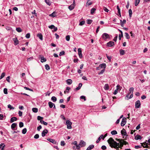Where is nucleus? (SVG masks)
Here are the masks:
<instances>
[{
    "mask_svg": "<svg viewBox=\"0 0 150 150\" xmlns=\"http://www.w3.org/2000/svg\"><path fill=\"white\" fill-rule=\"evenodd\" d=\"M108 142L111 147H114L117 150L119 149V143H117L112 138H110L108 140Z\"/></svg>",
    "mask_w": 150,
    "mask_h": 150,
    "instance_id": "obj_1",
    "label": "nucleus"
},
{
    "mask_svg": "<svg viewBox=\"0 0 150 150\" xmlns=\"http://www.w3.org/2000/svg\"><path fill=\"white\" fill-rule=\"evenodd\" d=\"M110 36L111 35L107 33H104L102 34V37L104 40H106L107 39L110 38Z\"/></svg>",
    "mask_w": 150,
    "mask_h": 150,
    "instance_id": "obj_2",
    "label": "nucleus"
},
{
    "mask_svg": "<svg viewBox=\"0 0 150 150\" xmlns=\"http://www.w3.org/2000/svg\"><path fill=\"white\" fill-rule=\"evenodd\" d=\"M116 140L118 142H119V143H119V147L120 148L122 149V147L124 145L123 144V139H116Z\"/></svg>",
    "mask_w": 150,
    "mask_h": 150,
    "instance_id": "obj_3",
    "label": "nucleus"
},
{
    "mask_svg": "<svg viewBox=\"0 0 150 150\" xmlns=\"http://www.w3.org/2000/svg\"><path fill=\"white\" fill-rule=\"evenodd\" d=\"M66 125H67V129H71L72 128L71 126L72 122L69 120H67L66 121Z\"/></svg>",
    "mask_w": 150,
    "mask_h": 150,
    "instance_id": "obj_4",
    "label": "nucleus"
},
{
    "mask_svg": "<svg viewBox=\"0 0 150 150\" xmlns=\"http://www.w3.org/2000/svg\"><path fill=\"white\" fill-rule=\"evenodd\" d=\"M126 122V119L125 117L123 118L121 123V125L122 126H124Z\"/></svg>",
    "mask_w": 150,
    "mask_h": 150,
    "instance_id": "obj_5",
    "label": "nucleus"
},
{
    "mask_svg": "<svg viewBox=\"0 0 150 150\" xmlns=\"http://www.w3.org/2000/svg\"><path fill=\"white\" fill-rule=\"evenodd\" d=\"M77 142L76 141H74L73 142V144L76 145V146L74 147V148L75 149H77L78 150L80 148V146L79 145L77 144Z\"/></svg>",
    "mask_w": 150,
    "mask_h": 150,
    "instance_id": "obj_6",
    "label": "nucleus"
},
{
    "mask_svg": "<svg viewBox=\"0 0 150 150\" xmlns=\"http://www.w3.org/2000/svg\"><path fill=\"white\" fill-rule=\"evenodd\" d=\"M75 6V3L74 1L73 4L69 6L68 8L70 10H72L74 9Z\"/></svg>",
    "mask_w": 150,
    "mask_h": 150,
    "instance_id": "obj_7",
    "label": "nucleus"
},
{
    "mask_svg": "<svg viewBox=\"0 0 150 150\" xmlns=\"http://www.w3.org/2000/svg\"><path fill=\"white\" fill-rule=\"evenodd\" d=\"M114 45V43L112 41H110L107 43V46L111 47Z\"/></svg>",
    "mask_w": 150,
    "mask_h": 150,
    "instance_id": "obj_8",
    "label": "nucleus"
},
{
    "mask_svg": "<svg viewBox=\"0 0 150 150\" xmlns=\"http://www.w3.org/2000/svg\"><path fill=\"white\" fill-rule=\"evenodd\" d=\"M39 57L40 58L41 62L43 63L46 61V59L45 58H44L43 56L42 55H40L39 56Z\"/></svg>",
    "mask_w": 150,
    "mask_h": 150,
    "instance_id": "obj_9",
    "label": "nucleus"
},
{
    "mask_svg": "<svg viewBox=\"0 0 150 150\" xmlns=\"http://www.w3.org/2000/svg\"><path fill=\"white\" fill-rule=\"evenodd\" d=\"M79 145H80L81 147H83L86 145V142L83 140H81Z\"/></svg>",
    "mask_w": 150,
    "mask_h": 150,
    "instance_id": "obj_10",
    "label": "nucleus"
},
{
    "mask_svg": "<svg viewBox=\"0 0 150 150\" xmlns=\"http://www.w3.org/2000/svg\"><path fill=\"white\" fill-rule=\"evenodd\" d=\"M78 54L80 58H82V55L81 53V48H79L78 49Z\"/></svg>",
    "mask_w": 150,
    "mask_h": 150,
    "instance_id": "obj_11",
    "label": "nucleus"
},
{
    "mask_svg": "<svg viewBox=\"0 0 150 150\" xmlns=\"http://www.w3.org/2000/svg\"><path fill=\"white\" fill-rule=\"evenodd\" d=\"M13 40L14 42V44L15 45H17L19 44V41L18 40L17 38H13Z\"/></svg>",
    "mask_w": 150,
    "mask_h": 150,
    "instance_id": "obj_12",
    "label": "nucleus"
},
{
    "mask_svg": "<svg viewBox=\"0 0 150 150\" xmlns=\"http://www.w3.org/2000/svg\"><path fill=\"white\" fill-rule=\"evenodd\" d=\"M47 139L48 141L54 144H57L56 141L55 140L50 138Z\"/></svg>",
    "mask_w": 150,
    "mask_h": 150,
    "instance_id": "obj_13",
    "label": "nucleus"
},
{
    "mask_svg": "<svg viewBox=\"0 0 150 150\" xmlns=\"http://www.w3.org/2000/svg\"><path fill=\"white\" fill-rule=\"evenodd\" d=\"M48 132V131L47 129H45L44 130L42 133V136L43 137H44Z\"/></svg>",
    "mask_w": 150,
    "mask_h": 150,
    "instance_id": "obj_14",
    "label": "nucleus"
},
{
    "mask_svg": "<svg viewBox=\"0 0 150 150\" xmlns=\"http://www.w3.org/2000/svg\"><path fill=\"white\" fill-rule=\"evenodd\" d=\"M105 138V137H103V134L101 135L98 138V139L97 140L96 142L97 143H98L101 139L102 138L103 140Z\"/></svg>",
    "mask_w": 150,
    "mask_h": 150,
    "instance_id": "obj_15",
    "label": "nucleus"
},
{
    "mask_svg": "<svg viewBox=\"0 0 150 150\" xmlns=\"http://www.w3.org/2000/svg\"><path fill=\"white\" fill-rule=\"evenodd\" d=\"M121 133L123 136H126L127 135V134L125 129H122V130L121 131Z\"/></svg>",
    "mask_w": 150,
    "mask_h": 150,
    "instance_id": "obj_16",
    "label": "nucleus"
},
{
    "mask_svg": "<svg viewBox=\"0 0 150 150\" xmlns=\"http://www.w3.org/2000/svg\"><path fill=\"white\" fill-rule=\"evenodd\" d=\"M141 144H142V146L144 148H149V146L148 145L149 144H147L146 143Z\"/></svg>",
    "mask_w": 150,
    "mask_h": 150,
    "instance_id": "obj_17",
    "label": "nucleus"
},
{
    "mask_svg": "<svg viewBox=\"0 0 150 150\" xmlns=\"http://www.w3.org/2000/svg\"><path fill=\"white\" fill-rule=\"evenodd\" d=\"M106 65L105 64H102L99 65V67L100 68H103V69H105L106 67Z\"/></svg>",
    "mask_w": 150,
    "mask_h": 150,
    "instance_id": "obj_18",
    "label": "nucleus"
},
{
    "mask_svg": "<svg viewBox=\"0 0 150 150\" xmlns=\"http://www.w3.org/2000/svg\"><path fill=\"white\" fill-rule=\"evenodd\" d=\"M37 36L38 37V38L41 40H43V36L42 34L41 33H38L37 34Z\"/></svg>",
    "mask_w": 150,
    "mask_h": 150,
    "instance_id": "obj_19",
    "label": "nucleus"
},
{
    "mask_svg": "<svg viewBox=\"0 0 150 150\" xmlns=\"http://www.w3.org/2000/svg\"><path fill=\"white\" fill-rule=\"evenodd\" d=\"M121 25L122 27H123L124 26V24H125L126 22V21L125 20H123V21H122V20L120 21Z\"/></svg>",
    "mask_w": 150,
    "mask_h": 150,
    "instance_id": "obj_20",
    "label": "nucleus"
},
{
    "mask_svg": "<svg viewBox=\"0 0 150 150\" xmlns=\"http://www.w3.org/2000/svg\"><path fill=\"white\" fill-rule=\"evenodd\" d=\"M17 120V118L16 117H13L10 120V122L11 123H12L14 121H16Z\"/></svg>",
    "mask_w": 150,
    "mask_h": 150,
    "instance_id": "obj_21",
    "label": "nucleus"
},
{
    "mask_svg": "<svg viewBox=\"0 0 150 150\" xmlns=\"http://www.w3.org/2000/svg\"><path fill=\"white\" fill-rule=\"evenodd\" d=\"M17 125L16 123H13L11 125V128L13 130H14V129L16 127Z\"/></svg>",
    "mask_w": 150,
    "mask_h": 150,
    "instance_id": "obj_22",
    "label": "nucleus"
},
{
    "mask_svg": "<svg viewBox=\"0 0 150 150\" xmlns=\"http://www.w3.org/2000/svg\"><path fill=\"white\" fill-rule=\"evenodd\" d=\"M104 88L105 90H108L109 88V87L108 84H105L104 86Z\"/></svg>",
    "mask_w": 150,
    "mask_h": 150,
    "instance_id": "obj_23",
    "label": "nucleus"
},
{
    "mask_svg": "<svg viewBox=\"0 0 150 150\" xmlns=\"http://www.w3.org/2000/svg\"><path fill=\"white\" fill-rule=\"evenodd\" d=\"M142 138V137L139 135H137L135 137V139L136 140L141 139Z\"/></svg>",
    "mask_w": 150,
    "mask_h": 150,
    "instance_id": "obj_24",
    "label": "nucleus"
},
{
    "mask_svg": "<svg viewBox=\"0 0 150 150\" xmlns=\"http://www.w3.org/2000/svg\"><path fill=\"white\" fill-rule=\"evenodd\" d=\"M5 145L4 143H1L0 145V147L1 150H4V148L5 146Z\"/></svg>",
    "mask_w": 150,
    "mask_h": 150,
    "instance_id": "obj_25",
    "label": "nucleus"
},
{
    "mask_svg": "<svg viewBox=\"0 0 150 150\" xmlns=\"http://www.w3.org/2000/svg\"><path fill=\"white\" fill-rule=\"evenodd\" d=\"M94 146L93 145H90L87 149L86 150H90L93 149Z\"/></svg>",
    "mask_w": 150,
    "mask_h": 150,
    "instance_id": "obj_26",
    "label": "nucleus"
},
{
    "mask_svg": "<svg viewBox=\"0 0 150 150\" xmlns=\"http://www.w3.org/2000/svg\"><path fill=\"white\" fill-rule=\"evenodd\" d=\"M72 80L71 79H68L67 80V83L68 84H71L72 83Z\"/></svg>",
    "mask_w": 150,
    "mask_h": 150,
    "instance_id": "obj_27",
    "label": "nucleus"
},
{
    "mask_svg": "<svg viewBox=\"0 0 150 150\" xmlns=\"http://www.w3.org/2000/svg\"><path fill=\"white\" fill-rule=\"evenodd\" d=\"M82 86V84L81 83H79V86L76 88L75 90H76V91L79 90V89H80Z\"/></svg>",
    "mask_w": 150,
    "mask_h": 150,
    "instance_id": "obj_28",
    "label": "nucleus"
},
{
    "mask_svg": "<svg viewBox=\"0 0 150 150\" xmlns=\"http://www.w3.org/2000/svg\"><path fill=\"white\" fill-rule=\"evenodd\" d=\"M120 54L121 55H123L125 54V51L121 49L120 50Z\"/></svg>",
    "mask_w": 150,
    "mask_h": 150,
    "instance_id": "obj_29",
    "label": "nucleus"
},
{
    "mask_svg": "<svg viewBox=\"0 0 150 150\" xmlns=\"http://www.w3.org/2000/svg\"><path fill=\"white\" fill-rule=\"evenodd\" d=\"M45 2L49 6H50L51 5V2L50 0H45Z\"/></svg>",
    "mask_w": 150,
    "mask_h": 150,
    "instance_id": "obj_30",
    "label": "nucleus"
},
{
    "mask_svg": "<svg viewBox=\"0 0 150 150\" xmlns=\"http://www.w3.org/2000/svg\"><path fill=\"white\" fill-rule=\"evenodd\" d=\"M57 98L55 96H52L51 98V100L53 102H55L57 100Z\"/></svg>",
    "mask_w": 150,
    "mask_h": 150,
    "instance_id": "obj_31",
    "label": "nucleus"
},
{
    "mask_svg": "<svg viewBox=\"0 0 150 150\" xmlns=\"http://www.w3.org/2000/svg\"><path fill=\"white\" fill-rule=\"evenodd\" d=\"M117 9L118 10V13L119 14V15H120V17H121V13H120V9L119 8V6L118 5H117Z\"/></svg>",
    "mask_w": 150,
    "mask_h": 150,
    "instance_id": "obj_32",
    "label": "nucleus"
},
{
    "mask_svg": "<svg viewBox=\"0 0 150 150\" xmlns=\"http://www.w3.org/2000/svg\"><path fill=\"white\" fill-rule=\"evenodd\" d=\"M134 88L133 87H131L129 90V94H131L132 93H133V92L134 91Z\"/></svg>",
    "mask_w": 150,
    "mask_h": 150,
    "instance_id": "obj_33",
    "label": "nucleus"
},
{
    "mask_svg": "<svg viewBox=\"0 0 150 150\" xmlns=\"http://www.w3.org/2000/svg\"><path fill=\"white\" fill-rule=\"evenodd\" d=\"M96 10V9L95 8H92L91 11V14H93L94 13Z\"/></svg>",
    "mask_w": 150,
    "mask_h": 150,
    "instance_id": "obj_34",
    "label": "nucleus"
},
{
    "mask_svg": "<svg viewBox=\"0 0 150 150\" xmlns=\"http://www.w3.org/2000/svg\"><path fill=\"white\" fill-rule=\"evenodd\" d=\"M16 30L19 33H20L22 31L21 29L19 27L16 28Z\"/></svg>",
    "mask_w": 150,
    "mask_h": 150,
    "instance_id": "obj_35",
    "label": "nucleus"
},
{
    "mask_svg": "<svg viewBox=\"0 0 150 150\" xmlns=\"http://www.w3.org/2000/svg\"><path fill=\"white\" fill-rule=\"evenodd\" d=\"M140 2V0H135V5L137 6Z\"/></svg>",
    "mask_w": 150,
    "mask_h": 150,
    "instance_id": "obj_36",
    "label": "nucleus"
},
{
    "mask_svg": "<svg viewBox=\"0 0 150 150\" xmlns=\"http://www.w3.org/2000/svg\"><path fill=\"white\" fill-rule=\"evenodd\" d=\"M32 110L34 112H37L38 111V109L37 108H33Z\"/></svg>",
    "mask_w": 150,
    "mask_h": 150,
    "instance_id": "obj_37",
    "label": "nucleus"
},
{
    "mask_svg": "<svg viewBox=\"0 0 150 150\" xmlns=\"http://www.w3.org/2000/svg\"><path fill=\"white\" fill-rule=\"evenodd\" d=\"M40 122L41 124H42L45 125H47V122H46L42 120H40Z\"/></svg>",
    "mask_w": 150,
    "mask_h": 150,
    "instance_id": "obj_38",
    "label": "nucleus"
},
{
    "mask_svg": "<svg viewBox=\"0 0 150 150\" xmlns=\"http://www.w3.org/2000/svg\"><path fill=\"white\" fill-rule=\"evenodd\" d=\"M45 69L47 70H48L50 69V67L48 64H46L45 65Z\"/></svg>",
    "mask_w": 150,
    "mask_h": 150,
    "instance_id": "obj_39",
    "label": "nucleus"
},
{
    "mask_svg": "<svg viewBox=\"0 0 150 150\" xmlns=\"http://www.w3.org/2000/svg\"><path fill=\"white\" fill-rule=\"evenodd\" d=\"M111 134L112 135H115L117 134V132L115 130H113L111 132Z\"/></svg>",
    "mask_w": 150,
    "mask_h": 150,
    "instance_id": "obj_40",
    "label": "nucleus"
},
{
    "mask_svg": "<svg viewBox=\"0 0 150 150\" xmlns=\"http://www.w3.org/2000/svg\"><path fill=\"white\" fill-rule=\"evenodd\" d=\"M125 35L126 38L127 39H128L129 38V34L127 33H125Z\"/></svg>",
    "mask_w": 150,
    "mask_h": 150,
    "instance_id": "obj_41",
    "label": "nucleus"
},
{
    "mask_svg": "<svg viewBox=\"0 0 150 150\" xmlns=\"http://www.w3.org/2000/svg\"><path fill=\"white\" fill-rule=\"evenodd\" d=\"M5 74L4 72L2 73L0 77V79H2L5 76Z\"/></svg>",
    "mask_w": 150,
    "mask_h": 150,
    "instance_id": "obj_42",
    "label": "nucleus"
},
{
    "mask_svg": "<svg viewBox=\"0 0 150 150\" xmlns=\"http://www.w3.org/2000/svg\"><path fill=\"white\" fill-rule=\"evenodd\" d=\"M129 16L130 17H131L132 16V12L131 9H129Z\"/></svg>",
    "mask_w": 150,
    "mask_h": 150,
    "instance_id": "obj_43",
    "label": "nucleus"
},
{
    "mask_svg": "<svg viewBox=\"0 0 150 150\" xmlns=\"http://www.w3.org/2000/svg\"><path fill=\"white\" fill-rule=\"evenodd\" d=\"M26 132H27V129L26 128H25L23 129L22 131V133L23 134H24L26 133Z\"/></svg>",
    "mask_w": 150,
    "mask_h": 150,
    "instance_id": "obj_44",
    "label": "nucleus"
},
{
    "mask_svg": "<svg viewBox=\"0 0 150 150\" xmlns=\"http://www.w3.org/2000/svg\"><path fill=\"white\" fill-rule=\"evenodd\" d=\"M49 16L52 17H55L56 16L55 13L54 12H53L52 13L50 14Z\"/></svg>",
    "mask_w": 150,
    "mask_h": 150,
    "instance_id": "obj_45",
    "label": "nucleus"
},
{
    "mask_svg": "<svg viewBox=\"0 0 150 150\" xmlns=\"http://www.w3.org/2000/svg\"><path fill=\"white\" fill-rule=\"evenodd\" d=\"M141 104H135V108H140Z\"/></svg>",
    "mask_w": 150,
    "mask_h": 150,
    "instance_id": "obj_46",
    "label": "nucleus"
},
{
    "mask_svg": "<svg viewBox=\"0 0 150 150\" xmlns=\"http://www.w3.org/2000/svg\"><path fill=\"white\" fill-rule=\"evenodd\" d=\"M85 23V21H82L80 23L79 25H82L84 24Z\"/></svg>",
    "mask_w": 150,
    "mask_h": 150,
    "instance_id": "obj_47",
    "label": "nucleus"
},
{
    "mask_svg": "<svg viewBox=\"0 0 150 150\" xmlns=\"http://www.w3.org/2000/svg\"><path fill=\"white\" fill-rule=\"evenodd\" d=\"M30 37V33H28L27 34L25 35V37L27 38H29Z\"/></svg>",
    "mask_w": 150,
    "mask_h": 150,
    "instance_id": "obj_48",
    "label": "nucleus"
},
{
    "mask_svg": "<svg viewBox=\"0 0 150 150\" xmlns=\"http://www.w3.org/2000/svg\"><path fill=\"white\" fill-rule=\"evenodd\" d=\"M70 37L69 35L67 36L66 37V39L67 41H69L70 40Z\"/></svg>",
    "mask_w": 150,
    "mask_h": 150,
    "instance_id": "obj_49",
    "label": "nucleus"
},
{
    "mask_svg": "<svg viewBox=\"0 0 150 150\" xmlns=\"http://www.w3.org/2000/svg\"><path fill=\"white\" fill-rule=\"evenodd\" d=\"M60 144L61 146H64L65 145V143L64 141H62L61 142Z\"/></svg>",
    "mask_w": 150,
    "mask_h": 150,
    "instance_id": "obj_50",
    "label": "nucleus"
},
{
    "mask_svg": "<svg viewBox=\"0 0 150 150\" xmlns=\"http://www.w3.org/2000/svg\"><path fill=\"white\" fill-rule=\"evenodd\" d=\"M43 118V117H40L39 116H38L37 117V119L38 120H42Z\"/></svg>",
    "mask_w": 150,
    "mask_h": 150,
    "instance_id": "obj_51",
    "label": "nucleus"
},
{
    "mask_svg": "<svg viewBox=\"0 0 150 150\" xmlns=\"http://www.w3.org/2000/svg\"><path fill=\"white\" fill-rule=\"evenodd\" d=\"M8 107L9 108H10L11 109H14V108L12 107V106L10 104H9L8 105Z\"/></svg>",
    "mask_w": 150,
    "mask_h": 150,
    "instance_id": "obj_52",
    "label": "nucleus"
},
{
    "mask_svg": "<svg viewBox=\"0 0 150 150\" xmlns=\"http://www.w3.org/2000/svg\"><path fill=\"white\" fill-rule=\"evenodd\" d=\"M64 52L63 51H61L60 52L59 54V55L60 56H61L62 55H63L64 54Z\"/></svg>",
    "mask_w": 150,
    "mask_h": 150,
    "instance_id": "obj_53",
    "label": "nucleus"
},
{
    "mask_svg": "<svg viewBox=\"0 0 150 150\" xmlns=\"http://www.w3.org/2000/svg\"><path fill=\"white\" fill-rule=\"evenodd\" d=\"M18 114L19 116L21 117L22 115L23 112L19 110L18 111Z\"/></svg>",
    "mask_w": 150,
    "mask_h": 150,
    "instance_id": "obj_54",
    "label": "nucleus"
},
{
    "mask_svg": "<svg viewBox=\"0 0 150 150\" xmlns=\"http://www.w3.org/2000/svg\"><path fill=\"white\" fill-rule=\"evenodd\" d=\"M117 87V90H120L121 89V87L119 85H117L116 86Z\"/></svg>",
    "mask_w": 150,
    "mask_h": 150,
    "instance_id": "obj_55",
    "label": "nucleus"
},
{
    "mask_svg": "<svg viewBox=\"0 0 150 150\" xmlns=\"http://www.w3.org/2000/svg\"><path fill=\"white\" fill-rule=\"evenodd\" d=\"M4 94H7V89L6 88H4Z\"/></svg>",
    "mask_w": 150,
    "mask_h": 150,
    "instance_id": "obj_56",
    "label": "nucleus"
},
{
    "mask_svg": "<svg viewBox=\"0 0 150 150\" xmlns=\"http://www.w3.org/2000/svg\"><path fill=\"white\" fill-rule=\"evenodd\" d=\"M105 71V69H102L100 72H99L98 74L99 75L103 74Z\"/></svg>",
    "mask_w": 150,
    "mask_h": 150,
    "instance_id": "obj_57",
    "label": "nucleus"
},
{
    "mask_svg": "<svg viewBox=\"0 0 150 150\" xmlns=\"http://www.w3.org/2000/svg\"><path fill=\"white\" fill-rule=\"evenodd\" d=\"M19 126L20 127H22L23 126V123L22 122H20L19 124Z\"/></svg>",
    "mask_w": 150,
    "mask_h": 150,
    "instance_id": "obj_58",
    "label": "nucleus"
},
{
    "mask_svg": "<svg viewBox=\"0 0 150 150\" xmlns=\"http://www.w3.org/2000/svg\"><path fill=\"white\" fill-rule=\"evenodd\" d=\"M70 88L69 87H67L66 88V92L67 93H69V90L70 89Z\"/></svg>",
    "mask_w": 150,
    "mask_h": 150,
    "instance_id": "obj_59",
    "label": "nucleus"
},
{
    "mask_svg": "<svg viewBox=\"0 0 150 150\" xmlns=\"http://www.w3.org/2000/svg\"><path fill=\"white\" fill-rule=\"evenodd\" d=\"M80 98L81 99H83L84 100H86V97L84 96H81L80 97Z\"/></svg>",
    "mask_w": 150,
    "mask_h": 150,
    "instance_id": "obj_60",
    "label": "nucleus"
},
{
    "mask_svg": "<svg viewBox=\"0 0 150 150\" xmlns=\"http://www.w3.org/2000/svg\"><path fill=\"white\" fill-rule=\"evenodd\" d=\"M39 137V135L38 134H36L34 136V138L36 139L38 138Z\"/></svg>",
    "mask_w": 150,
    "mask_h": 150,
    "instance_id": "obj_61",
    "label": "nucleus"
},
{
    "mask_svg": "<svg viewBox=\"0 0 150 150\" xmlns=\"http://www.w3.org/2000/svg\"><path fill=\"white\" fill-rule=\"evenodd\" d=\"M92 22V21L91 20H88L87 21V23L88 24H90Z\"/></svg>",
    "mask_w": 150,
    "mask_h": 150,
    "instance_id": "obj_62",
    "label": "nucleus"
},
{
    "mask_svg": "<svg viewBox=\"0 0 150 150\" xmlns=\"http://www.w3.org/2000/svg\"><path fill=\"white\" fill-rule=\"evenodd\" d=\"M48 27L49 28H50L51 29H53V28H54V25H51L49 26H48Z\"/></svg>",
    "mask_w": 150,
    "mask_h": 150,
    "instance_id": "obj_63",
    "label": "nucleus"
},
{
    "mask_svg": "<svg viewBox=\"0 0 150 150\" xmlns=\"http://www.w3.org/2000/svg\"><path fill=\"white\" fill-rule=\"evenodd\" d=\"M106 56L107 59L109 60V62H110L111 59V57L108 56L107 54H106Z\"/></svg>",
    "mask_w": 150,
    "mask_h": 150,
    "instance_id": "obj_64",
    "label": "nucleus"
}]
</instances>
